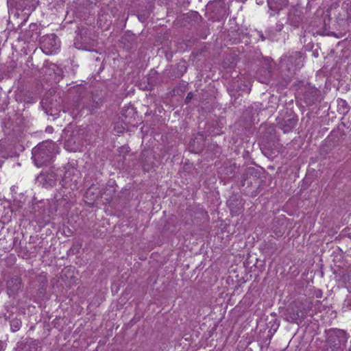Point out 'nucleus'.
I'll return each mask as SVG.
<instances>
[{
    "label": "nucleus",
    "mask_w": 351,
    "mask_h": 351,
    "mask_svg": "<svg viewBox=\"0 0 351 351\" xmlns=\"http://www.w3.org/2000/svg\"><path fill=\"white\" fill-rule=\"evenodd\" d=\"M56 145L52 141H43L32 149V159L37 167L51 162L56 153Z\"/></svg>",
    "instance_id": "nucleus-1"
},
{
    "label": "nucleus",
    "mask_w": 351,
    "mask_h": 351,
    "mask_svg": "<svg viewBox=\"0 0 351 351\" xmlns=\"http://www.w3.org/2000/svg\"><path fill=\"white\" fill-rule=\"evenodd\" d=\"M308 309L304 308L300 302L295 301L291 303L286 311V320L289 322H295L299 319H304Z\"/></svg>",
    "instance_id": "nucleus-2"
},
{
    "label": "nucleus",
    "mask_w": 351,
    "mask_h": 351,
    "mask_svg": "<svg viewBox=\"0 0 351 351\" xmlns=\"http://www.w3.org/2000/svg\"><path fill=\"white\" fill-rule=\"evenodd\" d=\"M260 147L263 155L270 160L277 157L283 148L279 140L261 141Z\"/></svg>",
    "instance_id": "nucleus-3"
},
{
    "label": "nucleus",
    "mask_w": 351,
    "mask_h": 351,
    "mask_svg": "<svg viewBox=\"0 0 351 351\" xmlns=\"http://www.w3.org/2000/svg\"><path fill=\"white\" fill-rule=\"evenodd\" d=\"M303 53L294 51L282 59V66H285L290 73H294L303 66Z\"/></svg>",
    "instance_id": "nucleus-4"
},
{
    "label": "nucleus",
    "mask_w": 351,
    "mask_h": 351,
    "mask_svg": "<svg viewBox=\"0 0 351 351\" xmlns=\"http://www.w3.org/2000/svg\"><path fill=\"white\" fill-rule=\"evenodd\" d=\"M304 8L297 5L292 6L287 14V23L294 28H298L304 22Z\"/></svg>",
    "instance_id": "nucleus-5"
},
{
    "label": "nucleus",
    "mask_w": 351,
    "mask_h": 351,
    "mask_svg": "<svg viewBox=\"0 0 351 351\" xmlns=\"http://www.w3.org/2000/svg\"><path fill=\"white\" fill-rule=\"evenodd\" d=\"M346 332L340 329L334 330L328 337V343L334 350H340L348 341Z\"/></svg>",
    "instance_id": "nucleus-6"
},
{
    "label": "nucleus",
    "mask_w": 351,
    "mask_h": 351,
    "mask_svg": "<svg viewBox=\"0 0 351 351\" xmlns=\"http://www.w3.org/2000/svg\"><path fill=\"white\" fill-rule=\"evenodd\" d=\"M40 42L46 53H51L56 51L60 47L59 39L54 34L41 37Z\"/></svg>",
    "instance_id": "nucleus-7"
},
{
    "label": "nucleus",
    "mask_w": 351,
    "mask_h": 351,
    "mask_svg": "<svg viewBox=\"0 0 351 351\" xmlns=\"http://www.w3.org/2000/svg\"><path fill=\"white\" fill-rule=\"evenodd\" d=\"M304 102L308 106H312L319 100L321 92L315 86L306 84L302 89Z\"/></svg>",
    "instance_id": "nucleus-8"
},
{
    "label": "nucleus",
    "mask_w": 351,
    "mask_h": 351,
    "mask_svg": "<svg viewBox=\"0 0 351 351\" xmlns=\"http://www.w3.org/2000/svg\"><path fill=\"white\" fill-rule=\"evenodd\" d=\"M334 10L338 21L351 19V1L350 0L343 1L340 8H335Z\"/></svg>",
    "instance_id": "nucleus-9"
},
{
    "label": "nucleus",
    "mask_w": 351,
    "mask_h": 351,
    "mask_svg": "<svg viewBox=\"0 0 351 351\" xmlns=\"http://www.w3.org/2000/svg\"><path fill=\"white\" fill-rule=\"evenodd\" d=\"M298 117L294 113H291L282 119H279V127L285 133L291 132L298 123Z\"/></svg>",
    "instance_id": "nucleus-10"
},
{
    "label": "nucleus",
    "mask_w": 351,
    "mask_h": 351,
    "mask_svg": "<svg viewBox=\"0 0 351 351\" xmlns=\"http://www.w3.org/2000/svg\"><path fill=\"white\" fill-rule=\"evenodd\" d=\"M104 102V95L101 92L93 93L91 99L88 105L86 106L91 113H94L99 109Z\"/></svg>",
    "instance_id": "nucleus-11"
},
{
    "label": "nucleus",
    "mask_w": 351,
    "mask_h": 351,
    "mask_svg": "<svg viewBox=\"0 0 351 351\" xmlns=\"http://www.w3.org/2000/svg\"><path fill=\"white\" fill-rule=\"evenodd\" d=\"M21 279L19 276L11 278L7 282V291L10 295H14L19 293L21 289Z\"/></svg>",
    "instance_id": "nucleus-12"
},
{
    "label": "nucleus",
    "mask_w": 351,
    "mask_h": 351,
    "mask_svg": "<svg viewBox=\"0 0 351 351\" xmlns=\"http://www.w3.org/2000/svg\"><path fill=\"white\" fill-rule=\"evenodd\" d=\"M141 160L143 164V169L148 171L154 165V156L152 151H143L141 154Z\"/></svg>",
    "instance_id": "nucleus-13"
},
{
    "label": "nucleus",
    "mask_w": 351,
    "mask_h": 351,
    "mask_svg": "<svg viewBox=\"0 0 351 351\" xmlns=\"http://www.w3.org/2000/svg\"><path fill=\"white\" fill-rule=\"evenodd\" d=\"M227 205L234 215H237L242 208L241 201L236 196L230 197L227 201Z\"/></svg>",
    "instance_id": "nucleus-14"
},
{
    "label": "nucleus",
    "mask_w": 351,
    "mask_h": 351,
    "mask_svg": "<svg viewBox=\"0 0 351 351\" xmlns=\"http://www.w3.org/2000/svg\"><path fill=\"white\" fill-rule=\"evenodd\" d=\"M38 341L34 339H28L25 343H21L16 348V351H38Z\"/></svg>",
    "instance_id": "nucleus-15"
},
{
    "label": "nucleus",
    "mask_w": 351,
    "mask_h": 351,
    "mask_svg": "<svg viewBox=\"0 0 351 351\" xmlns=\"http://www.w3.org/2000/svg\"><path fill=\"white\" fill-rule=\"evenodd\" d=\"M64 176H77L80 173V170L77 169V162L76 160H71L63 167Z\"/></svg>",
    "instance_id": "nucleus-16"
},
{
    "label": "nucleus",
    "mask_w": 351,
    "mask_h": 351,
    "mask_svg": "<svg viewBox=\"0 0 351 351\" xmlns=\"http://www.w3.org/2000/svg\"><path fill=\"white\" fill-rule=\"evenodd\" d=\"M80 106V102L79 99L69 104L63 108V112L69 113L73 118H76L79 114V108Z\"/></svg>",
    "instance_id": "nucleus-17"
},
{
    "label": "nucleus",
    "mask_w": 351,
    "mask_h": 351,
    "mask_svg": "<svg viewBox=\"0 0 351 351\" xmlns=\"http://www.w3.org/2000/svg\"><path fill=\"white\" fill-rule=\"evenodd\" d=\"M267 4L270 10L279 12L288 4V0H267Z\"/></svg>",
    "instance_id": "nucleus-18"
},
{
    "label": "nucleus",
    "mask_w": 351,
    "mask_h": 351,
    "mask_svg": "<svg viewBox=\"0 0 351 351\" xmlns=\"http://www.w3.org/2000/svg\"><path fill=\"white\" fill-rule=\"evenodd\" d=\"M267 140H279L276 134V130L274 127L271 125L265 128L261 139V141Z\"/></svg>",
    "instance_id": "nucleus-19"
},
{
    "label": "nucleus",
    "mask_w": 351,
    "mask_h": 351,
    "mask_svg": "<svg viewBox=\"0 0 351 351\" xmlns=\"http://www.w3.org/2000/svg\"><path fill=\"white\" fill-rule=\"evenodd\" d=\"M206 152L210 158L218 156L221 153V147L216 143H210L208 145Z\"/></svg>",
    "instance_id": "nucleus-20"
},
{
    "label": "nucleus",
    "mask_w": 351,
    "mask_h": 351,
    "mask_svg": "<svg viewBox=\"0 0 351 351\" xmlns=\"http://www.w3.org/2000/svg\"><path fill=\"white\" fill-rule=\"evenodd\" d=\"M109 188H107L104 192L101 194V197H103V195H105L104 197L105 200L107 202H109L112 200V196L114 193H115V189L114 187V182H112V184H109Z\"/></svg>",
    "instance_id": "nucleus-21"
},
{
    "label": "nucleus",
    "mask_w": 351,
    "mask_h": 351,
    "mask_svg": "<svg viewBox=\"0 0 351 351\" xmlns=\"http://www.w3.org/2000/svg\"><path fill=\"white\" fill-rule=\"evenodd\" d=\"M264 172L265 169L260 166L250 167L246 169L245 176H260Z\"/></svg>",
    "instance_id": "nucleus-22"
},
{
    "label": "nucleus",
    "mask_w": 351,
    "mask_h": 351,
    "mask_svg": "<svg viewBox=\"0 0 351 351\" xmlns=\"http://www.w3.org/2000/svg\"><path fill=\"white\" fill-rule=\"evenodd\" d=\"M64 147L67 150L76 152L78 149L79 145L77 144L73 138L71 137L65 141Z\"/></svg>",
    "instance_id": "nucleus-23"
},
{
    "label": "nucleus",
    "mask_w": 351,
    "mask_h": 351,
    "mask_svg": "<svg viewBox=\"0 0 351 351\" xmlns=\"http://www.w3.org/2000/svg\"><path fill=\"white\" fill-rule=\"evenodd\" d=\"M42 180H40V182L43 183V186L47 188L53 186L56 184V180L55 177H41Z\"/></svg>",
    "instance_id": "nucleus-24"
},
{
    "label": "nucleus",
    "mask_w": 351,
    "mask_h": 351,
    "mask_svg": "<svg viewBox=\"0 0 351 351\" xmlns=\"http://www.w3.org/2000/svg\"><path fill=\"white\" fill-rule=\"evenodd\" d=\"M22 322L20 319L16 317L13 318L10 321V328L12 332L18 331L21 326Z\"/></svg>",
    "instance_id": "nucleus-25"
},
{
    "label": "nucleus",
    "mask_w": 351,
    "mask_h": 351,
    "mask_svg": "<svg viewBox=\"0 0 351 351\" xmlns=\"http://www.w3.org/2000/svg\"><path fill=\"white\" fill-rule=\"evenodd\" d=\"M190 17L193 20H197L198 19L201 18V16L198 14V12H193L190 14Z\"/></svg>",
    "instance_id": "nucleus-26"
},
{
    "label": "nucleus",
    "mask_w": 351,
    "mask_h": 351,
    "mask_svg": "<svg viewBox=\"0 0 351 351\" xmlns=\"http://www.w3.org/2000/svg\"><path fill=\"white\" fill-rule=\"evenodd\" d=\"M338 106H341L342 108H347V103L343 99H340V101L338 102Z\"/></svg>",
    "instance_id": "nucleus-27"
},
{
    "label": "nucleus",
    "mask_w": 351,
    "mask_h": 351,
    "mask_svg": "<svg viewBox=\"0 0 351 351\" xmlns=\"http://www.w3.org/2000/svg\"><path fill=\"white\" fill-rule=\"evenodd\" d=\"M38 278H39V280L43 284H46L47 282V280L46 277L44 276H40Z\"/></svg>",
    "instance_id": "nucleus-28"
},
{
    "label": "nucleus",
    "mask_w": 351,
    "mask_h": 351,
    "mask_svg": "<svg viewBox=\"0 0 351 351\" xmlns=\"http://www.w3.org/2000/svg\"><path fill=\"white\" fill-rule=\"evenodd\" d=\"M308 182H311V177H304V178L303 179V184L304 183H307Z\"/></svg>",
    "instance_id": "nucleus-29"
},
{
    "label": "nucleus",
    "mask_w": 351,
    "mask_h": 351,
    "mask_svg": "<svg viewBox=\"0 0 351 351\" xmlns=\"http://www.w3.org/2000/svg\"><path fill=\"white\" fill-rule=\"evenodd\" d=\"M283 28V24H277L276 25V29L278 31V32H280Z\"/></svg>",
    "instance_id": "nucleus-30"
},
{
    "label": "nucleus",
    "mask_w": 351,
    "mask_h": 351,
    "mask_svg": "<svg viewBox=\"0 0 351 351\" xmlns=\"http://www.w3.org/2000/svg\"><path fill=\"white\" fill-rule=\"evenodd\" d=\"M230 170L227 169L226 171L223 172L225 174H228V173H233V170H232V167H230Z\"/></svg>",
    "instance_id": "nucleus-31"
},
{
    "label": "nucleus",
    "mask_w": 351,
    "mask_h": 351,
    "mask_svg": "<svg viewBox=\"0 0 351 351\" xmlns=\"http://www.w3.org/2000/svg\"><path fill=\"white\" fill-rule=\"evenodd\" d=\"M37 27V25L35 24V23H32L30 25H29V28L32 30H34Z\"/></svg>",
    "instance_id": "nucleus-32"
},
{
    "label": "nucleus",
    "mask_w": 351,
    "mask_h": 351,
    "mask_svg": "<svg viewBox=\"0 0 351 351\" xmlns=\"http://www.w3.org/2000/svg\"><path fill=\"white\" fill-rule=\"evenodd\" d=\"M192 97V93H189L188 95H187V97H186V99L189 100Z\"/></svg>",
    "instance_id": "nucleus-33"
},
{
    "label": "nucleus",
    "mask_w": 351,
    "mask_h": 351,
    "mask_svg": "<svg viewBox=\"0 0 351 351\" xmlns=\"http://www.w3.org/2000/svg\"><path fill=\"white\" fill-rule=\"evenodd\" d=\"M3 343L0 341V351H3Z\"/></svg>",
    "instance_id": "nucleus-34"
},
{
    "label": "nucleus",
    "mask_w": 351,
    "mask_h": 351,
    "mask_svg": "<svg viewBox=\"0 0 351 351\" xmlns=\"http://www.w3.org/2000/svg\"><path fill=\"white\" fill-rule=\"evenodd\" d=\"M89 193H90V190L86 192V198H88Z\"/></svg>",
    "instance_id": "nucleus-35"
},
{
    "label": "nucleus",
    "mask_w": 351,
    "mask_h": 351,
    "mask_svg": "<svg viewBox=\"0 0 351 351\" xmlns=\"http://www.w3.org/2000/svg\"><path fill=\"white\" fill-rule=\"evenodd\" d=\"M237 1H240V2H244L246 0H237Z\"/></svg>",
    "instance_id": "nucleus-36"
},
{
    "label": "nucleus",
    "mask_w": 351,
    "mask_h": 351,
    "mask_svg": "<svg viewBox=\"0 0 351 351\" xmlns=\"http://www.w3.org/2000/svg\"><path fill=\"white\" fill-rule=\"evenodd\" d=\"M261 38H262L263 40L265 39V38H264V36L263 35H261Z\"/></svg>",
    "instance_id": "nucleus-37"
},
{
    "label": "nucleus",
    "mask_w": 351,
    "mask_h": 351,
    "mask_svg": "<svg viewBox=\"0 0 351 351\" xmlns=\"http://www.w3.org/2000/svg\"><path fill=\"white\" fill-rule=\"evenodd\" d=\"M90 204L92 205H94L95 204V202H92V203H90Z\"/></svg>",
    "instance_id": "nucleus-38"
}]
</instances>
